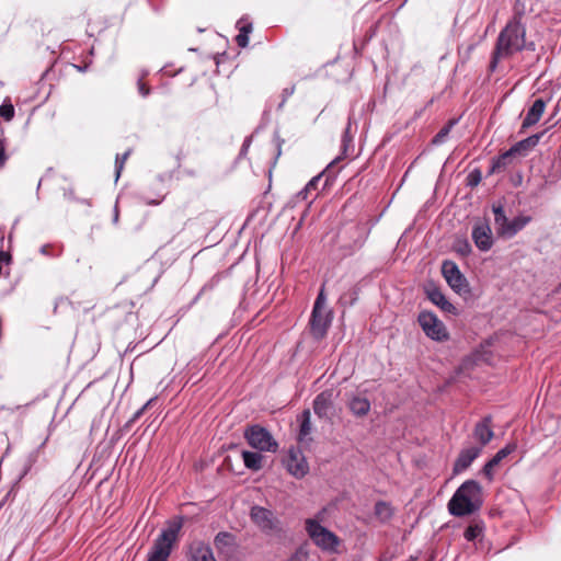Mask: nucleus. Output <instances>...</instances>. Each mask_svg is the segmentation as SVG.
<instances>
[{
    "label": "nucleus",
    "mask_w": 561,
    "mask_h": 561,
    "mask_svg": "<svg viewBox=\"0 0 561 561\" xmlns=\"http://www.w3.org/2000/svg\"><path fill=\"white\" fill-rule=\"evenodd\" d=\"M525 9L523 4L515 3L513 15L508 19L504 27L500 31L494 48L491 53L488 71L493 73L504 59L512 58L515 54L524 50H535V43L527 41V28L523 22Z\"/></svg>",
    "instance_id": "obj_1"
},
{
    "label": "nucleus",
    "mask_w": 561,
    "mask_h": 561,
    "mask_svg": "<svg viewBox=\"0 0 561 561\" xmlns=\"http://www.w3.org/2000/svg\"><path fill=\"white\" fill-rule=\"evenodd\" d=\"M482 503L481 485L476 480H467L449 500L448 511L453 516L462 517L479 511Z\"/></svg>",
    "instance_id": "obj_2"
},
{
    "label": "nucleus",
    "mask_w": 561,
    "mask_h": 561,
    "mask_svg": "<svg viewBox=\"0 0 561 561\" xmlns=\"http://www.w3.org/2000/svg\"><path fill=\"white\" fill-rule=\"evenodd\" d=\"M182 527L183 518L181 516L169 520L167 527L162 528L153 540L152 546L148 550L146 561H168L179 540Z\"/></svg>",
    "instance_id": "obj_3"
},
{
    "label": "nucleus",
    "mask_w": 561,
    "mask_h": 561,
    "mask_svg": "<svg viewBox=\"0 0 561 561\" xmlns=\"http://www.w3.org/2000/svg\"><path fill=\"white\" fill-rule=\"evenodd\" d=\"M332 319V311L328 310L325 307V295L322 288L316 298L309 319L310 334L314 340L321 341L325 337L331 327Z\"/></svg>",
    "instance_id": "obj_4"
},
{
    "label": "nucleus",
    "mask_w": 561,
    "mask_h": 561,
    "mask_svg": "<svg viewBox=\"0 0 561 561\" xmlns=\"http://www.w3.org/2000/svg\"><path fill=\"white\" fill-rule=\"evenodd\" d=\"M306 530L311 540L319 548L331 552L336 551L340 545L339 537L328 528L323 527L318 520L311 518L307 519Z\"/></svg>",
    "instance_id": "obj_5"
},
{
    "label": "nucleus",
    "mask_w": 561,
    "mask_h": 561,
    "mask_svg": "<svg viewBox=\"0 0 561 561\" xmlns=\"http://www.w3.org/2000/svg\"><path fill=\"white\" fill-rule=\"evenodd\" d=\"M244 438L252 448L259 451L275 453L278 448L272 434L259 424L248 426L244 431Z\"/></svg>",
    "instance_id": "obj_6"
},
{
    "label": "nucleus",
    "mask_w": 561,
    "mask_h": 561,
    "mask_svg": "<svg viewBox=\"0 0 561 561\" xmlns=\"http://www.w3.org/2000/svg\"><path fill=\"white\" fill-rule=\"evenodd\" d=\"M417 322L425 335L436 342H445L449 339V333L437 316L432 311H421Z\"/></svg>",
    "instance_id": "obj_7"
},
{
    "label": "nucleus",
    "mask_w": 561,
    "mask_h": 561,
    "mask_svg": "<svg viewBox=\"0 0 561 561\" xmlns=\"http://www.w3.org/2000/svg\"><path fill=\"white\" fill-rule=\"evenodd\" d=\"M442 273L445 277L447 284L455 290L457 294L461 291H467L468 283L466 277L461 274L458 265L453 261H444L442 264Z\"/></svg>",
    "instance_id": "obj_8"
},
{
    "label": "nucleus",
    "mask_w": 561,
    "mask_h": 561,
    "mask_svg": "<svg viewBox=\"0 0 561 561\" xmlns=\"http://www.w3.org/2000/svg\"><path fill=\"white\" fill-rule=\"evenodd\" d=\"M471 237L476 247L482 252H486L493 247L494 241L492 230L488 220L476 221Z\"/></svg>",
    "instance_id": "obj_9"
},
{
    "label": "nucleus",
    "mask_w": 561,
    "mask_h": 561,
    "mask_svg": "<svg viewBox=\"0 0 561 561\" xmlns=\"http://www.w3.org/2000/svg\"><path fill=\"white\" fill-rule=\"evenodd\" d=\"M214 545L225 560H232L238 552L236 536L228 531H219L214 538Z\"/></svg>",
    "instance_id": "obj_10"
},
{
    "label": "nucleus",
    "mask_w": 561,
    "mask_h": 561,
    "mask_svg": "<svg viewBox=\"0 0 561 561\" xmlns=\"http://www.w3.org/2000/svg\"><path fill=\"white\" fill-rule=\"evenodd\" d=\"M250 517L252 522L264 533L276 529L277 519L272 511L254 505L251 507Z\"/></svg>",
    "instance_id": "obj_11"
},
{
    "label": "nucleus",
    "mask_w": 561,
    "mask_h": 561,
    "mask_svg": "<svg viewBox=\"0 0 561 561\" xmlns=\"http://www.w3.org/2000/svg\"><path fill=\"white\" fill-rule=\"evenodd\" d=\"M334 393L332 389L321 391L313 400L312 408L319 419H328L333 409Z\"/></svg>",
    "instance_id": "obj_12"
},
{
    "label": "nucleus",
    "mask_w": 561,
    "mask_h": 561,
    "mask_svg": "<svg viewBox=\"0 0 561 561\" xmlns=\"http://www.w3.org/2000/svg\"><path fill=\"white\" fill-rule=\"evenodd\" d=\"M482 447H469L460 450L457 459L454 462L453 472L454 474L461 473L468 469L471 463L480 456Z\"/></svg>",
    "instance_id": "obj_13"
},
{
    "label": "nucleus",
    "mask_w": 561,
    "mask_h": 561,
    "mask_svg": "<svg viewBox=\"0 0 561 561\" xmlns=\"http://www.w3.org/2000/svg\"><path fill=\"white\" fill-rule=\"evenodd\" d=\"M190 561H217L211 547L203 540H194L188 545Z\"/></svg>",
    "instance_id": "obj_14"
},
{
    "label": "nucleus",
    "mask_w": 561,
    "mask_h": 561,
    "mask_svg": "<svg viewBox=\"0 0 561 561\" xmlns=\"http://www.w3.org/2000/svg\"><path fill=\"white\" fill-rule=\"evenodd\" d=\"M286 469L295 478L301 479L308 473L309 466L301 454L290 451L286 459Z\"/></svg>",
    "instance_id": "obj_15"
},
{
    "label": "nucleus",
    "mask_w": 561,
    "mask_h": 561,
    "mask_svg": "<svg viewBox=\"0 0 561 561\" xmlns=\"http://www.w3.org/2000/svg\"><path fill=\"white\" fill-rule=\"evenodd\" d=\"M492 416L485 415L481 421H479L473 428V437L480 443V447L489 444L494 437V432L492 428Z\"/></svg>",
    "instance_id": "obj_16"
},
{
    "label": "nucleus",
    "mask_w": 561,
    "mask_h": 561,
    "mask_svg": "<svg viewBox=\"0 0 561 561\" xmlns=\"http://www.w3.org/2000/svg\"><path fill=\"white\" fill-rule=\"evenodd\" d=\"M547 106V101L543 99H537L534 101L533 105L528 108L526 116L522 123V129H527L535 124H537Z\"/></svg>",
    "instance_id": "obj_17"
},
{
    "label": "nucleus",
    "mask_w": 561,
    "mask_h": 561,
    "mask_svg": "<svg viewBox=\"0 0 561 561\" xmlns=\"http://www.w3.org/2000/svg\"><path fill=\"white\" fill-rule=\"evenodd\" d=\"M542 135H543V131L534 134L525 139L517 141L508 150L511 151L513 157H515L517 154L526 156L528 153V151H530L533 148H535L539 144Z\"/></svg>",
    "instance_id": "obj_18"
},
{
    "label": "nucleus",
    "mask_w": 561,
    "mask_h": 561,
    "mask_svg": "<svg viewBox=\"0 0 561 561\" xmlns=\"http://www.w3.org/2000/svg\"><path fill=\"white\" fill-rule=\"evenodd\" d=\"M530 216L519 215L508 221L505 228L501 229V237L511 239L515 237L520 230H523L530 221Z\"/></svg>",
    "instance_id": "obj_19"
},
{
    "label": "nucleus",
    "mask_w": 561,
    "mask_h": 561,
    "mask_svg": "<svg viewBox=\"0 0 561 561\" xmlns=\"http://www.w3.org/2000/svg\"><path fill=\"white\" fill-rule=\"evenodd\" d=\"M347 407L354 416L364 417L369 413L371 404L366 397L352 396Z\"/></svg>",
    "instance_id": "obj_20"
},
{
    "label": "nucleus",
    "mask_w": 561,
    "mask_h": 561,
    "mask_svg": "<svg viewBox=\"0 0 561 561\" xmlns=\"http://www.w3.org/2000/svg\"><path fill=\"white\" fill-rule=\"evenodd\" d=\"M428 299L439 307L443 311L455 313V306L449 302V300L446 298V296L442 293L440 289L433 287L426 290Z\"/></svg>",
    "instance_id": "obj_21"
},
{
    "label": "nucleus",
    "mask_w": 561,
    "mask_h": 561,
    "mask_svg": "<svg viewBox=\"0 0 561 561\" xmlns=\"http://www.w3.org/2000/svg\"><path fill=\"white\" fill-rule=\"evenodd\" d=\"M352 118L348 117L347 125L343 131L342 139H341V154L336 157L332 163L346 158L350 154V150L353 148V135L351 134L352 129Z\"/></svg>",
    "instance_id": "obj_22"
},
{
    "label": "nucleus",
    "mask_w": 561,
    "mask_h": 561,
    "mask_svg": "<svg viewBox=\"0 0 561 561\" xmlns=\"http://www.w3.org/2000/svg\"><path fill=\"white\" fill-rule=\"evenodd\" d=\"M299 433L298 440H307L311 434V413L309 409H305L299 415Z\"/></svg>",
    "instance_id": "obj_23"
},
{
    "label": "nucleus",
    "mask_w": 561,
    "mask_h": 561,
    "mask_svg": "<svg viewBox=\"0 0 561 561\" xmlns=\"http://www.w3.org/2000/svg\"><path fill=\"white\" fill-rule=\"evenodd\" d=\"M245 468L252 471H259L263 467V456L257 451L243 450L241 453Z\"/></svg>",
    "instance_id": "obj_24"
},
{
    "label": "nucleus",
    "mask_w": 561,
    "mask_h": 561,
    "mask_svg": "<svg viewBox=\"0 0 561 561\" xmlns=\"http://www.w3.org/2000/svg\"><path fill=\"white\" fill-rule=\"evenodd\" d=\"M374 514L380 523L385 524L392 518L394 510L390 503L386 501H378L375 504Z\"/></svg>",
    "instance_id": "obj_25"
},
{
    "label": "nucleus",
    "mask_w": 561,
    "mask_h": 561,
    "mask_svg": "<svg viewBox=\"0 0 561 561\" xmlns=\"http://www.w3.org/2000/svg\"><path fill=\"white\" fill-rule=\"evenodd\" d=\"M513 154L510 150L499 154L497 157L492 159V163L489 170V173L493 174L504 170L512 161Z\"/></svg>",
    "instance_id": "obj_26"
},
{
    "label": "nucleus",
    "mask_w": 561,
    "mask_h": 561,
    "mask_svg": "<svg viewBox=\"0 0 561 561\" xmlns=\"http://www.w3.org/2000/svg\"><path fill=\"white\" fill-rule=\"evenodd\" d=\"M484 531V523L482 520H473L469 524L463 533V537L467 541H473L482 537Z\"/></svg>",
    "instance_id": "obj_27"
},
{
    "label": "nucleus",
    "mask_w": 561,
    "mask_h": 561,
    "mask_svg": "<svg viewBox=\"0 0 561 561\" xmlns=\"http://www.w3.org/2000/svg\"><path fill=\"white\" fill-rule=\"evenodd\" d=\"M517 448L515 443H508L501 448L489 461L496 467L504 458L514 453Z\"/></svg>",
    "instance_id": "obj_28"
},
{
    "label": "nucleus",
    "mask_w": 561,
    "mask_h": 561,
    "mask_svg": "<svg viewBox=\"0 0 561 561\" xmlns=\"http://www.w3.org/2000/svg\"><path fill=\"white\" fill-rule=\"evenodd\" d=\"M456 124V121H449L432 139L433 145H442L445 142L446 138L448 137L449 133L451 131L454 125Z\"/></svg>",
    "instance_id": "obj_29"
},
{
    "label": "nucleus",
    "mask_w": 561,
    "mask_h": 561,
    "mask_svg": "<svg viewBox=\"0 0 561 561\" xmlns=\"http://www.w3.org/2000/svg\"><path fill=\"white\" fill-rule=\"evenodd\" d=\"M157 400V397H153L151 399H149L140 409H138L134 414L133 416L126 422L125 424V428H130L131 425L138 421L142 414L145 413V411L150 408L152 405V403Z\"/></svg>",
    "instance_id": "obj_30"
},
{
    "label": "nucleus",
    "mask_w": 561,
    "mask_h": 561,
    "mask_svg": "<svg viewBox=\"0 0 561 561\" xmlns=\"http://www.w3.org/2000/svg\"><path fill=\"white\" fill-rule=\"evenodd\" d=\"M14 106L9 99H5L3 103L0 105V117L5 122L12 121L14 117Z\"/></svg>",
    "instance_id": "obj_31"
},
{
    "label": "nucleus",
    "mask_w": 561,
    "mask_h": 561,
    "mask_svg": "<svg viewBox=\"0 0 561 561\" xmlns=\"http://www.w3.org/2000/svg\"><path fill=\"white\" fill-rule=\"evenodd\" d=\"M130 153H131V149H128L123 154H116V159H115L116 181L121 176V173L124 169V164H125L126 160L128 159V157L130 156Z\"/></svg>",
    "instance_id": "obj_32"
},
{
    "label": "nucleus",
    "mask_w": 561,
    "mask_h": 561,
    "mask_svg": "<svg viewBox=\"0 0 561 561\" xmlns=\"http://www.w3.org/2000/svg\"><path fill=\"white\" fill-rule=\"evenodd\" d=\"M455 250L457 253L461 254L462 256H467L471 253V245L468 242L467 239L457 241L455 245Z\"/></svg>",
    "instance_id": "obj_33"
},
{
    "label": "nucleus",
    "mask_w": 561,
    "mask_h": 561,
    "mask_svg": "<svg viewBox=\"0 0 561 561\" xmlns=\"http://www.w3.org/2000/svg\"><path fill=\"white\" fill-rule=\"evenodd\" d=\"M222 278V275L217 273L215 274L201 289V293L199 294H203L207 290H213L215 287L218 286V284L220 283Z\"/></svg>",
    "instance_id": "obj_34"
},
{
    "label": "nucleus",
    "mask_w": 561,
    "mask_h": 561,
    "mask_svg": "<svg viewBox=\"0 0 561 561\" xmlns=\"http://www.w3.org/2000/svg\"><path fill=\"white\" fill-rule=\"evenodd\" d=\"M323 176V172L319 173L318 175L313 176L306 186L309 187L312 193L314 192L312 199H314L318 196V185Z\"/></svg>",
    "instance_id": "obj_35"
},
{
    "label": "nucleus",
    "mask_w": 561,
    "mask_h": 561,
    "mask_svg": "<svg viewBox=\"0 0 561 561\" xmlns=\"http://www.w3.org/2000/svg\"><path fill=\"white\" fill-rule=\"evenodd\" d=\"M481 181V172L478 169H474L471 171L468 175V182L467 184L469 186H477Z\"/></svg>",
    "instance_id": "obj_36"
},
{
    "label": "nucleus",
    "mask_w": 561,
    "mask_h": 561,
    "mask_svg": "<svg viewBox=\"0 0 561 561\" xmlns=\"http://www.w3.org/2000/svg\"><path fill=\"white\" fill-rule=\"evenodd\" d=\"M508 221L510 220L507 219L505 214L494 218L496 233H497L499 237H501V229L505 228L508 225Z\"/></svg>",
    "instance_id": "obj_37"
},
{
    "label": "nucleus",
    "mask_w": 561,
    "mask_h": 561,
    "mask_svg": "<svg viewBox=\"0 0 561 561\" xmlns=\"http://www.w3.org/2000/svg\"><path fill=\"white\" fill-rule=\"evenodd\" d=\"M352 230H354V232L356 234H358L356 245L359 247L363 243V241L365 240L367 231L363 226H359V225L353 226Z\"/></svg>",
    "instance_id": "obj_38"
},
{
    "label": "nucleus",
    "mask_w": 561,
    "mask_h": 561,
    "mask_svg": "<svg viewBox=\"0 0 561 561\" xmlns=\"http://www.w3.org/2000/svg\"><path fill=\"white\" fill-rule=\"evenodd\" d=\"M251 144H252V136L245 137L243 140V144L241 146L240 152L238 154V159H242L247 156Z\"/></svg>",
    "instance_id": "obj_39"
},
{
    "label": "nucleus",
    "mask_w": 561,
    "mask_h": 561,
    "mask_svg": "<svg viewBox=\"0 0 561 561\" xmlns=\"http://www.w3.org/2000/svg\"><path fill=\"white\" fill-rule=\"evenodd\" d=\"M493 469L494 466L490 461H488L482 468V473L488 479L489 482H492L494 479Z\"/></svg>",
    "instance_id": "obj_40"
},
{
    "label": "nucleus",
    "mask_w": 561,
    "mask_h": 561,
    "mask_svg": "<svg viewBox=\"0 0 561 561\" xmlns=\"http://www.w3.org/2000/svg\"><path fill=\"white\" fill-rule=\"evenodd\" d=\"M237 25L239 27V32L242 34L249 35L252 32V23L247 22L243 19L239 20Z\"/></svg>",
    "instance_id": "obj_41"
},
{
    "label": "nucleus",
    "mask_w": 561,
    "mask_h": 561,
    "mask_svg": "<svg viewBox=\"0 0 561 561\" xmlns=\"http://www.w3.org/2000/svg\"><path fill=\"white\" fill-rule=\"evenodd\" d=\"M313 194H312V191L307 187L305 185V187L302 190H300L297 194H296V198L298 201H307L309 197L312 198Z\"/></svg>",
    "instance_id": "obj_42"
},
{
    "label": "nucleus",
    "mask_w": 561,
    "mask_h": 561,
    "mask_svg": "<svg viewBox=\"0 0 561 561\" xmlns=\"http://www.w3.org/2000/svg\"><path fill=\"white\" fill-rule=\"evenodd\" d=\"M138 92L144 96H148L150 94V88L145 83V81L140 78L137 82Z\"/></svg>",
    "instance_id": "obj_43"
},
{
    "label": "nucleus",
    "mask_w": 561,
    "mask_h": 561,
    "mask_svg": "<svg viewBox=\"0 0 561 561\" xmlns=\"http://www.w3.org/2000/svg\"><path fill=\"white\" fill-rule=\"evenodd\" d=\"M294 92H295V87L294 85L289 87V88L283 89V91H282V102L279 104V107H282L285 104L287 99L290 98L294 94Z\"/></svg>",
    "instance_id": "obj_44"
},
{
    "label": "nucleus",
    "mask_w": 561,
    "mask_h": 561,
    "mask_svg": "<svg viewBox=\"0 0 561 561\" xmlns=\"http://www.w3.org/2000/svg\"><path fill=\"white\" fill-rule=\"evenodd\" d=\"M346 298H347V294H344L342 297H341V302L342 304H348L350 306H352L356 299H357V289H353L351 293H350V300L346 301Z\"/></svg>",
    "instance_id": "obj_45"
},
{
    "label": "nucleus",
    "mask_w": 561,
    "mask_h": 561,
    "mask_svg": "<svg viewBox=\"0 0 561 561\" xmlns=\"http://www.w3.org/2000/svg\"><path fill=\"white\" fill-rule=\"evenodd\" d=\"M236 43L239 47H247L249 44V35L239 32V34L236 36Z\"/></svg>",
    "instance_id": "obj_46"
},
{
    "label": "nucleus",
    "mask_w": 561,
    "mask_h": 561,
    "mask_svg": "<svg viewBox=\"0 0 561 561\" xmlns=\"http://www.w3.org/2000/svg\"><path fill=\"white\" fill-rule=\"evenodd\" d=\"M492 210H493V214H494V218L505 214L504 206L501 203L493 204Z\"/></svg>",
    "instance_id": "obj_47"
},
{
    "label": "nucleus",
    "mask_w": 561,
    "mask_h": 561,
    "mask_svg": "<svg viewBox=\"0 0 561 561\" xmlns=\"http://www.w3.org/2000/svg\"><path fill=\"white\" fill-rule=\"evenodd\" d=\"M378 30V22L370 25L369 30L367 31V42H369L377 33Z\"/></svg>",
    "instance_id": "obj_48"
},
{
    "label": "nucleus",
    "mask_w": 561,
    "mask_h": 561,
    "mask_svg": "<svg viewBox=\"0 0 561 561\" xmlns=\"http://www.w3.org/2000/svg\"><path fill=\"white\" fill-rule=\"evenodd\" d=\"M164 196H159L158 198H148V197H144V201H145V204L147 205H152V206H157L159 205L162 201H163Z\"/></svg>",
    "instance_id": "obj_49"
},
{
    "label": "nucleus",
    "mask_w": 561,
    "mask_h": 561,
    "mask_svg": "<svg viewBox=\"0 0 561 561\" xmlns=\"http://www.w3.org/2000/svg\"><path fill=\"white\" fill-rule=\"evenodd\" d=\"M158 279H159V275H153V276L149 279V283L147 284V286H146V288H145V293H147V291L151 290V289L156 286V284H157Z\"/></svg>",
    "instance_id": "obj_50"
},
{
    "label": "nucleus",
    "mask_w": 561,
    "mask_h": 561,
    "mask_svg": "<svg viewBox=\"0 0 561 561\" xmlns=\"http://www.w3.org/2000/svg\"><path fill=\"white\" fill-rule=\"evenodd\" d=\"M154 11H159L163 7L164 0H148Z\"/></svg>",
    "instance_id": "obj_51"
},
{
    "label": "nucleus",
    "mask_w": 561,
    "mask_h": 561,
    "mask_svg": "<svg viewBox=\"0 0 561 561\" xmlns=\"http://www.w3.org/2000/svg\"><path fill=\"white\" fill-rule=\"evenodd\" d=\"M275 139H276V149H277V154H276V157H279V156H280V152H282V144H283V141H284V140H283V139H280V137H279V136H276V137H275Z\"/></svg>",
    "instance_id": "obj_52"
},
{
    "label": "nucleus",
    "mask_w": 561,
    "mask_h": 561,
    "mask_svg": "<svg viewBox=\"0 0 561 561\" xmlns=\"http://www.w3.org/2000/svg\"><path fill=\"white\" fill-rule=\"evenodd\" d=\"M5 159L4 147L0 144V165L4 164Z\"/></svg>",
    "instance_id": "obj_53"
},
{
    "label": "nucleus",
    "mask_w": 561,
    "mask_h": 561,
    "mask_svg": "<svg viewBox=\"0 0 561 561\" xmlns=\"http://www.w3.org/2000/svg\"><path fill=\"white\" fill-rule=\"evenodd\" d=\"M184 157H185V156H184V153H183V151H182V150H181V151H179V153L176 154V161H178V167H179V168H180V165H181V161L183 160V158H184Z\"/></svg>",
    "instance_id": "obj_54"
},
{
    "label": "nucleus",
    "mask_w": 561,
    "mask_h": 561,
    "mask_svg": "<svg viewBox=\"0 0 561 561\" xmlns=\"http://www.w3.org/2000/svg\"><path fill=\"white\" fill-rule=\"evenodd\" d=\"M65 196L69 199H75V192L72 190H69L65 192Z\"/></svg>",
    "instance_id": "obj_55"
},
{
    "label": "nucleus",
    "mask_w": 561,
    "mask_h": 561,
    "mask_svg": "<svg viewBox=\"0 0 561 561\" xmlns=\"http://www.w3.org/2000/svg\"><path fill=\"white\" fill-rule=\"evenodd\" d=\"M49 245L45 244L41 248V253L48 255Z\"/></svg>",
    "instance_id": "obj_56"
},
{
    "label": "nucleus",
    "mask_w": 561,
    "mask_h": 561,
    "mask_svg": "<svg viewBox=\"0 0 561 561\" xmlns=\"http://www.w3.org/2000/svg\"><path fill=\"white\" fill-rule=\"evenodd\" d=\"M113 221L116 224L118 221V209H117V206H115V211H114V218H113Z\"/></svg>",
    "instance_id": "obj_57"
},
{
    "label": "nucleus",
    "mask_w": 561,
    "mask_h": 561,
    "mask_svg": "<svg viewBox=\"0 0 561 561\" xmlns=\"http://www.w3.org/2000/svg\"><path fill=\"white\" fill-rule=\"evenodd\" d=\"M476 48V45L474 44H471L469 47H468V55H470V53Z\"/></svg>",
    "instance_id": "obj_58"
},
{
    "label": "nucleus",
    "mask_w": 561,
    "mask_h": 561,
    "mask_svg": "<svg viewBox=\"0 0 561 561\" xmlns=\"http://www.w3.org/2000/svg\"><path fill=\"white\" fill-rule=\"evenodd\" d=\"M147 273L146 270H141L138 272L139 277H142Z\"/></svg>",
    "instance_id": "obj_59"
},
{
    "label": "nucleus",
    "mask_w": 561,
    "mask_h": 561,
    "mask_svg": "<svg viewBox=\"0 0 561 561\" xmlns=\"http://www.w3.org/2000/svg\"><path fill=\"white\" fill-rule=\"evenodd\" d=\"M187 174L194 176L195 172L194 171H187Z\"/></svg>",
    "instance_id": "obj_60"
},
{
    "label": "nucleus",
    "mask_w": 561,
    "mask_h": 561,
    "mask_svg": "<svg viewBox=\"0 0 561 561\" xmlns=\"http://www.w3.org/2000/svg\"><path fill=\"white\" fill-rule=\"evenodd\" d=\"M80 71L84 70V67H77Z\"/></svg>",
    "instance_id": "obj_61"
},
{
    "label": "nucleus",
    "mask_w": 561,
    "mask_h": 561,
    "mask_svg": "<svg viewBox=\"0 0 561 561\" xmlns=\"http://www.w3.org/2000/svg\"><path fill=\"white\" fill-rule=\"evenodd\" d=\"M378 561H383L382 559H379Z\"/></svg>",
    "instance_id": "obj_62"
}]
</instances>
